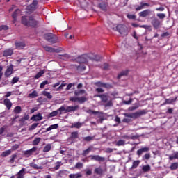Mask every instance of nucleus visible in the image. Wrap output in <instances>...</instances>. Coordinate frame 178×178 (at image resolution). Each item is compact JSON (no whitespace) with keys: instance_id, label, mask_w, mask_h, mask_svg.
Returning <instances> with one entry per match:
<instances>
[{"instance_id":"1","label":"nucleus","mask_w":178,"mask_h":178,"mask_svg":"<svg viewBox=\"0 0 178 178\" xmlns=\"http://www.w3.org/2000/svg\"><path fill=\"white\" fill-rule=\"evenodd\" d=\"M79 63H88V60L92 62H99L101 60V56L95 55L94 54H89L88 55H83L78 58Z\"/></svg>"},{"instance_id":"2","label":"nucleus","mask_w":178,"mask_h":178,"mask_svg":"<svg viewBox=\"0 0 178 178\" xmlns=\"http://www.w3.org/2000/svg\"><path fill=\"white\" fill-rule=\"evenodd\" d=\"M21 23L27 27L35 28L37 26H38V21L35 20L33 16H22Z\"/></svg>"},{"instance_id":"3","label":"nucleus","mask_w":178,"mask_h":178,"mask_svg":"<svg viewBox=\"0 0 178 178\" xmlns=\"http://www.w3.org/2000/svg\"><path fill=\"white\" fill-rule=\"evenodd\" d=\"M145 113L144 112H136L134 113H124L126 118L123 119L122 122L124 123H129V122H131L133 119H137L138 116H141V115H145Z\"/></svg>"},{"instance_id":"4","label":"nucleus","mask_w":178,"mask_h":178,"mask_svg":"<svg viewBox=\"0 0 178 178\" xmlns=\"http://www.w3.org/2000/svg\"><path fill=\"white\" fill-rule=\"evenodd\" d=\"M44 38L46 41L50 42V44H56L59 41L58 36L54 33H46L44 35Z\"/></svg>"},{"instance_id":"5","label":"nucleus","mask_w":178,"mask_h":178,"mask_svg":"<svg viewBox=\"0 0 178 178\" xmlns=\"http://www.w3.org/2000/svg\"><path fill=\"white\" fill-rule=\"evenodd\" d=\"M115 30L123 37H126L129 34V29L124 24H120L117 25Z\"/></svg>"},{"instance_id":"6","label":"nucleus","mask_w":178,"mask_h":178,"mask_svg":"<svg viewBox=\"0 0 178 178\" xmlns=\"http://www.w3.org/2000/svg\"><path fill=\"white\" fill-rule=\"evenodd\" d=\"M37 5H38V1L33 0L32 3L26 7V9L30 13H33V12L37 9Z\"/></svg>"},{"instance_id":"7","label":"nucleus","mask_w":178,"mask_h":178,"mask_svg":"<svg viewBox=\"0 0 178 178\" xmlns=\"http://www.w3.org/2000/svg\"><path fill=\"white\" fill-rule=\"evenodd\" d=\"M88 158L90 159V161H97V162H104L105 158L99 155H90Z\"/></svg>"},{"instance_id":"8","label":"nucleus","mask_w":178,"mask_h":178,"mask_svg":"<svg viewBox=\"0 0 178 178\" xmlns=\"http://www.w3.org/2000/svg\"><path fill=\"white\" fill-rule=\"evenodd\" d=\"M151 24L153 26L154 29H155L156 30L161 27V21H159L156 17H154L152 20Z\"/></svg>"},{"instance_id":"9","label":"nucleus","mask_w":178,"mask_h":178,"mask_svg":"<svg viewBox=\"0 0 178 178\" xmlns=\"http://www.w3.org/2000/svg\"><path fill=\"white\" fill-rule=\"evenodd\" d=\"M12 74H13V65H11L7 67L4 73V76L5 77H9Z\"/></svg>"},{"instance_id":"10","label":"nucleus","mask_w":178,"mask_h":178,"mask_svg":"<svg viewBox=\"0 0 178 178\" xmlns=\"http://www.w3.org/2000/svg\"><path fill=\"white\" fill-rule=\"evenodd\" d=\"M149 15H151V10L148 9L144 10L138 13L139 17H147V16H149Z\"/></svg>"},{"instance_id":"11","label":"nucleus","mask_w":178,"mask_h":178,"mask_svg":"<svg viewBox=\"0 0 178 178\" xmlns=\"http://www.w3.org/2000/svg\"><path fill=\"white\" fill-rule=\"evenodd\" d=\"M13 55V49H6L3 52V56L8 57L12 56Z\"/></svg>"},{"instance_id":"12","label":"nucleus","mask_w":178,"mask_h":178,"mask_svg":"<svg viewBox=\"0 0 178 178\" xmlns=\"http://www.w3.org/2000/svg\"><path fill=\"white\" fill-rule=\"evenodd\" d=\"M3 104L6 106L7 109L10 111V108H12V102H10V99L8 98L5 99L3 100Z\"/></svg>"},{"instance_id":"13","label":"nucleus","mask_w":178,"mask_h":178,"mask_svg":"<svg viewBox=\"0 0 178 178\" xmlns=\"http://www.w3.org/2000/svg\"><path fill=\"white\" fill-rule=\"evenodd\" d=\"M36 148L33 147L29 150H26L24 152V155L26 158H29V156H31V155H33V152H35L36 151Z\"/></svg>"},{"instance_id":"14","label":"nucleus","mask_w":178,"mask_h":178,"mask_svg":"<svg viewBox=\"0 0 178 178\" xmlns=\"http://www.w3.org/2000/svg\"><path fill=\"white\" fill-rule=\"evenodd\" d=\"M148 151H149V147L141 148L137 151V155H138V156H141L144 152H148Z\"/></svg>"},{"instance_id":"15","label":"nucleus","mask_w":178,"mask_h":178,"mask_svg":"<svg viewBox=\"0 0 178 178\" xmlns=\"http://www.w3.org/2000/svg\"><path fill=\"white\" fill-rule=\"evenodd\" d=\"M79 109V106H70L67 107L65 112H75Z\"/></svg>"},{"instance_id":"16","label":"nucleus","mask_w":178,"mask_h":178,"mask_svg":"<svg viewBox=\"0 0 178 178\" xmlns=\"http://www.w3.org/2000/svg\"><path fill=\"white\" fill-rule=\"evenodd\" d=\"M97 97H99V98H101L102 102H108V98H109V96H108V94L97 95Z\"/></svg>"},{"instance_id":"17","label":"nucleus","mask_w":178,"mask_h":178,"mask_svg":"<svg viewBox=\"0 0 178 178\" xmlns=\"http://www.w3.org/2000/svg\"><path fill=\"white\" fill-rule=\"evenodd\" d=\"M15 44L17 49H23V48L26 47V44L23 42H17L15 43Z\"/></svg>"},{"instance_id":"18","label":"nucleus","mask_w":178,"mask_h":178,"mask_svg":"<svg viewBox=\"0 0 178 178\" xmlns=\"http://www.w3.org/2000/svg\"><path fill=\"white\" fill-rule=\"evenodd\" d=\"M144 6H147V8H149V3L141 2L140 6L136 8V12H138V10H141L142 9H144Z\"/></svg>"},{"instance_id":"19","label":"nucleus","mask_w":178,"mask_h":178,"mask_svg":"<svg viewBox=\"0 0 178 178\" xmlns=\"http://www.w3.org/2000/svg\"><path fill=\"white\" fill-rule=\"evenodd\" d=\"M144 6H147V8H149V3L141 2L140 6L136 8V12H138V10H141L142 9H144Z\"/></svg>"},{"instance_id":"20","label":"nucleus","mask_w":178,"mask_h":178,"mask_svg":"<svg viewBox=\"0 0 178 178\" xmlns=\"http://www.w3.org/2000/svg\"><path fill=\"white\" fill-rule=\"evenodd\" d=\"M44 49L46 50L47 52H51L54 54V52H56V49L52 48L51 47L49 46H44L43 47Z\"/></svg>"},{"instance_id":"21","label":"nucleus","mask_w":178,"mask_h":178,"mask_svg":"<svg viewBox=\"0 0 178 178\" xmlns=\"http://www.w3.org/2000/svg\"><path fill=\"white\" fill-rule=\"evenodd\" d=\"M24 175H26V168H23L18 173L17 178H23L24 177Z\"/></svg>"},{"instance_id":"22","label":"nucleus","mask_w":178,"mask_h":178,"mask_svg":"<svg viewBox=\"0 0 178 178\" xmlns=\"http://www.w3.org/2000/svg\"><path fill=\"white\" fill-rule=\"evenodd\" d=\"M81 126H83V123L81 122H74L72 123L71 125V129H80V127H81Z\"/></svg>"},{"instance_id":"23","label":"nucleus","mask_w":178,"mask_h":178,"mask_svg":"<svg viewBox=\"0 0 178 178\" xmlns=\"http://www.w3.org/2000/svg\"><path fill=\"white\" fill-rule=\"evenodd\" d=\"M94 173H95V175H102L104 173V170H102V168H101V167L96 168L94 170Z\"/></svg>"},{"instance_id":"24","label":"nucleus","mask_w":178,"mask_h":178,"mask_svg":"<svg viewBox=\"0 0 178 178\" xmlns=\"http://www.w3.org/2000/svg\"><path fill=\"white\" fill-rule=\"evenodd\" d=\"M37 97H38L37 90H33L31 93L28 95V98H37Z\"/></svg>"},{"instance_id":"25","label":"nucleus","mask_w":178,"mask_h":178,"mask_svg":"<svg viewBox=\"0 0 178 178\" xmlns=\"http://www.w3.org/2000/svg\"><path fill=\"white\" fill-rule=\"evenodd\" d=\"M169 160L173 161L174 159H178V152H174L172 155H169Z\"/></svg>"},{"instance_id":"26","label":"nucleus","mask_w":178,"mask_h":178,"mask_svg":"<svg viewBox=\"0 0 178 178\" xmlns=\"http://www.w3.org/2000/svg\"><path fill=\"white\" fill-rule=\"evenodd\" d=\"M45 74V70H42L36 74L34 79H35V80H38V79H40V77H41L42 74Z\"/></svg>"},{"instance_id":"27","label":"nucleus","mask_w":178,"mask_h":178,"mask_svg":"<svg viewBox=\"0 0 178 178\" xmlns=\"http://www.w3.org/2000/svg\"><path fill=\"white\" fill-rule=\"evenodd\" d=\"M20 13H21L20 9H16L12 15L13 19H17V16H19Z\"/></svg>"},{"instance_id":"28","label":"nucleus","mask_w":178,"mask_h":178,"mask_svg":"<svg viewBox=\"0 0 178 178\" xmlns=\"http://www.w3.org/2000/svg\"><path fill=\"white\" fill-rule=\"evenodd\" d=\"M92 151V147H90L87 149L83 150L82 155L83 156H87Z\"/></svg>"},{"instance_id":"29","label":"nucleus","mask_w":178,"mask_h":178,"mask_svg":"<svg viewBox=\"0 0 178 178\" xmlns=\"http://www.w3.org/2000/svg\"><path fill=\"white\" fill-rule=\"evenodd\" d=\"M83 177V175H81V173L79 172L76 174H70L69 175V178H82Z\"/></svg>"},{"instance_id":"30","label":"nucleus","mask_w":178,"mask_h":178,"mask_svg":"<svg viewBox=\"0 0 178 178\" xmlns=\"http://www.w3.org/2000/svg\"><path fill=\"white\" fill-rule=\"evenodd\" d=\"M32 120H35V122H38V120H42V117L41 116V114L39 113L36 115H33L31 118Z\"/></svg>"},{"instance_id":"31","label":"nucleus","mask_w":178,"mask_h":178,"mask_svg":"<svg viewBox=\"0 0 178 178\" xmlns=\"http://www.w3.org/2000/svg\"><path fill=\"white\" fill-rule=\"evenodd\" d=\"M99 87H104V88H109L111 87V84L102 82L97 83Z\"/></svg>"},{"instance_id":"32","label":"nucleus","mask_w":178,"mask_h":178,"mask_svg":"<svg viewBox=\"0 0 178 178\" xmlns=\"http://www.w3.org/2000/svg\"><path fill=\"white\" fill-rule=\"evenodd\" d=\"M177 100V97L165 99V104H173L174 102H176Z\"/></svg>"},{"instance_id":"33","label":"nucleus","mask_w":178,"mask_h":178,"mask_svg":"<svg viewBox=\"0 0 178 178\" xmlns=\"http://www.w3.org/2000/svg\"><path fill=\"white\" fill-rule=\"evenodd\" d=\"M42 94L44 95V97H47L48 99H52V95H51L50 92L44 90L42 91Z\"/></svg>"},{"instance_id":"34","label":"nucleus","mask_w":178,"mask_h":178,"mask_svg":"<svg viewBox=\"0 0 178 178\" xmlns=\"http://www.w3.org/2000/svg\"><path fill=\"white\" fill-rule=\"evenodd\" d=\"M170 170H177V169H178V163L175 162V163H171L170 166Z\"/></svg>"},{"instance_id":"35","label":"nucleus","mask_w":178,"mask_h":178,"mask_svg":"<svg viewBox=\"0 0 178 178\" xmlns=\"http://www.w3.org/2000/svg\"><path fill=\"white\" fill-rule=\"evenodd\" d=\"M139 106H140V104L138 103H136L132 106L129 108V111L132 112L133 111H136V109H138Z\"/></svg>"},{"instance_id":"36","label":"nucleus","mask_w":178,"mask_h":178,"mask_svg":"<svg viewBox=\"0 0 178 178\" xmlns=\"http://www.w3.org/2000/svg\"><path fill=\"white\" fill-rule=\"evenodd\" d=\"M59 127V125L58 124L51 125L49 128L46 129V131H51V130H54L55 129H58Z\"/></svg>"},{"instance_id":"37","label":"nucleus","mask_w":178,"mask_h":178,"mask_svg":"<svg viewBox=\"0 0 178 178\" xmlns=\"http://www.w3.org/2000/svg\"><path fill=\"white\" fill-rule=\"evenodd\" d=\"M142 170L145 173L147 172H149V170H151V166L149 165H143L142 168Z\"/></svg>"},{"instance_id":"38","label":"nucleus","mask_w":178,"mask_h":178,"mask_svg":"<svg viewBox=\"0 0 178 178\" xmlns=\"http://www.w3.org/2000/svg\"><path fill=\"white\" fill-rule=\"evenodd\" d=\"M82 94H86V90H80L74 91V95H76V97H79V95H82Z\"/></svg>"},{"instance_id":"39","label":"nucleus","mask_w":178,"mask_h":178,"mask_svg":"<svg viewBox=\"0 0 178 178\" xmlns=\"http://www.w3.org/2000/svg\"><path fill=\"white\" fill-rule=\"evenodd\" d=\"M10 154H12V150H6L5 152L1 153V156L5 158V156H8V155H10Z\"/></svg>"},{"instance_id":"40","label":"nucleus","mask_w":178,"mask_h":178,"mask_svg":"<svg viewBox=\"0 0 178 178\" xmlns=\"http://www.w3.org/2000/svg\"><path fill=\"white\" fill-rule=\"evenodd\" d=\"M138 165H140V160L134 161L133 162L131 169H136L138 166Z\"/></svg>"},{"instance_id":"41","label":"nucleus","mask_w":178,"mask_h":178,"mask_svg":"<svg viewBox=\"0 0 178 178\" xmlns=\"http://www.w3.org/2000/svg\"><path fill=\"white\" fill-rule=\"evenodd\" d=\"M86 101H87V97H78V102L79 104H84V102H86Z\"/></svg>"},{"instance_id":"42","label":"nucleus","mask_w":178,"mask_h":178,"mask_svg":"<svg viewBox=\"0 0 178 178\" xmlns=\"http://www.w3.org/2000/svg\"><path fill=\"white\" fill-rule=\"evenodd\" d=\"M31 168H33V169H44L42 166H38V165L32 163L30 164Z\"/></svg>"},{"instance_id":"43","label":"nucleus","mask_w":178,"mask_h":178,"mask_svg":"<svg viewBox=\"0 0 178 178\" xmlns=\"http://www.w3.org/2000/svg\"><path fill=\"white\" fill-rule=\"evenodd\" d=\"M51 151V144H47L43 149V152H49Z\"/></svg>"},{"instance_id":"44","label":"nucleus","mask_w":178,"mask_h":178,"mask_svg":"<svg viewBox=\"0 0 178 178\" xmlns=\"http://www.w3.org/2000/svg\"><path fill=\"white\" fill-rule=\"evenodd\" d=\"M127 74H129V71H123L118 76V79H121L122 76H127Z\"/></svg>"},{"instance_id":"45","label":"nucleus","mask_w":178,"mask_h":178,"mask_svg":"<svg viewBox=\"0 0 178 178\" xmlns=\"http://www.w3.org/2000/svg\"><path fill=\"white\" fill-rule=\"evenodd\" d=\"M40 141H41V138H36L33 141V145H38V144H40Z\"/></svg>"},{"instance_id":"46","label":"nucleus","mask_w":178,"mask_h":178,"mask_svg":"<svg viewBox=\"0 0 178 178\" xmlns=\"http://www.w3.org/2000/svg\"><path fill=\"white\" fill-rule=\"evenodd\" d=\"M157 17L160 20H163L166 17V15L165 13H157Z\"/></svg>"},{"instance_id":"47","label":"nucleus","mask_w":178,"mask_h":178,"mask_svg":"<svg viewBox=\"0 0 178 178\" xmlns=\"http://www.w3.org/2000/svg\"><path fill=\"white\" fill-rule=\"evenodd\" d=\"M126 144V142L123 140H120L116 143L117 147H120L122 145H124Z\"/></svg>"},{"instance_id":"48","label":"nucleus","mask_w":178,"mask_h":178,"mask_svg":"<svg viewBox=\"0 0 178 178\" xmlns=\"http://www.w3.org/2000/svg\"><path fill=\"white\" fill-rule=\"evenodd\" d=\"M99 6L100 9H102V10H106V3H100L99 4Z\"/></svg>"},{"instance_id":"49","label":"nucleus","mask_w":178,"mask_h":178,"mask_svg":"<svg viewBox=\"0 0 178 178\" xmlns=\"http://www.w3.org/2000/svg\"><path fill=\"white\" fill-rule=\"evenodd\" d=\"M72 138H79V132L74 131L71 134Z\"/></svg>"},{"instance_id":"50","label":"nucleus","mask_w":178,"mask_h":178,"mask_svg":"<svg viewBox=\"0 0 178 178\" xmlns=\"http://www.w3.org/2000/svg\"><path fill=\"white\" fill-rule=\"evenodd\" d=\"M16 158H17V155L13 154L11 156V159L9 161L10 163H15V159H16Z\"/></svg>"},{"instance_id":"51","label":"nucleus","mask_w":178,"mask_h":178,"mask_svg":"<svg viewBox=\"0 0 178 178\" xmlns=\"http://www.w3.org/2000/svg\"><path fill=\"white\" fill-rule=\"evenodd\" d=\"M18 82H19V77L15 76L13 78L11 81V84H16V83H18Z\"/></svg>"},{"instance_id":"52","label":"nucleus","mask_w":178,"mask_h":178,"mask_svg":"<svg viewBox=\"0 0 178 178\" xmlns=\"http://www.w3.org/2000/svg\"><path fill=\"white\" fill-rule=\"evenodd\" d=\"M47 84H49V83L47 80L43 81V82H42L40 83V88H44V87H45V86H47Z\"/></svg>"},{"instance_id":"53","label":"nucleus","mask_w":178,"mask_h":178,"mask_svg":"<svg viewBox=\"0 0 178 178\" xmlns=\"http://www.w3.org/2000/svg\"><path fill=\"white\" fill-rule=\"evenodd\" d=\"M127 17L129 19V20H136V15L128 14Z\"/></svg>"},{"instance_id":"54","label":"nucleus","mask_w":178,"mask_h":178,"mask_svg":"<svg viewBox=\"0 0 178 178\" xmlns=\"http://www.w3.org/2000/svg\"><path fill=\"white\" fill-rule=\"evenodd\" d=\"M2 30H9V26H8L7 25H1L0 26V31H2Z\"/></svg>"},{"instance_id":"55","label":"nucleus","mask_w":178,"mask_h":178,"mask_svg":"<svg viewBox=\"0 0 178 178\" xmlns=\"http://www.w3.org/2000/svg\"><path fill=\"white\" fill-rule=\"evenodd\" d=\"M102 67L103 70H108V69H109V64L105 63L104 64H103Z\"/></svg>"},{"instance_id":"56","label":"nucleus","mask_w":178,"mask_h":178,"mask_svg":"<svg viewBox=\"0 0 178 178\" xmlns=\"http://www.w3.org/2000/svg\"><path fill=\"white\" fill-rule=\"evenodd\" d=\"M125 138H130L131 140H137V138H138V135H134V136L125 137Z\"/></svg>"},{"instance_id":"57","label":"nucleus","mask_w":178,"mask_h":178,"mask_svg":"<svg viewBox=\"0 0 178 178\" xmlns=\"http://www.w3.org/2000/svg\"><path fill=\"white\" fill-rule=\"evenodd\" d=\"M83 163H77L75 165L76 169H81L83 168Z\"/></svg>"},{"instance_id":"58","label":"nucleus","mask_w":178,"mask_h":178,"mask_svg":"<svg viewBox=\"0 0 178 178\" xmlns=\"http://www.w3.org/2000/svg\"><path fill=\"white\" fill-rule=\"evenodd\" d=\"M122 102L125 105H130V104H131V102H133V99H129V100H128V101L124 100Z\"/></svg>"},{"instance_id":"59","label":"nucleus","mask_w":178,"mask_h":178,"mask_svg":"<svg viewBox=\"0 0 178 178\" xmlns=\"http://www.w3.org/2000/svg\"><path fill=\"white\" fill-rule=\"evenodd\" d=\"M14 112H22V107L20 106H17L14 109Z\"/></svg>"},{"instance_id":"60","label":"nucleus","mask_w":178,"mask_h":178,"mask_svg":"<svg viewBox=\"0 0 178 178\" xmlns=\"http://www.w3.org/2000/svg\"><path fill=\"white\" fill-rule=\"evenodd\" d=\"M37 126H38V123H34L33 124L31 127L29 128L30 130H34V129L37 128Z\"/></svg>"},{"instance_id":"61","label":"nucleus","mask_w":178,"mask_h":178,"mask_svg":"<svg viewBox=\"0 0 178 178\" xmlns=\"http://www.w3.org/2000/svg\"><path fill=\"white\" fill-rule=\"evenodd\" d=\"M113 105V103H112V100H110L105 104V108H108V106H112Z\"/></svg>"},{"instance_id":"62","label":"nucleus","mask_w":178,"mask_h":178,"mask_svg":"<svg viewBox=\"0 0 178 178\" xmlns=\"http://www.w3.org/2000/svg\"><path fill=\"white\" fill-rule=\"evenodd\" d=\"M78 100L79 97H74L70 98V101H72V102H78Z\"/></svg>"},{"instance_id":"63","label":"nucleus","mask_w":178,"mask_h":178,"mask_svg":"<svg viewBox=\"0 0 178 178\" xmlns=\"http://www.w3.org/2000/svg\"><path fill=\"white\" fill-rule=\"evenodd\" d=\"M85 141H91V140H94V137L88 136L84 138Z\"/></svg>"},{"instance_id":"64","label":"nucleus","mask_w":178,"mask_h":178,"mask_svg":"<svg viewBox=\"0 0 178 178\" xmlns=\"http://www.w3.org/2000/svg\"><path fill=\"white\" fill-rule=\"evenodd\" d=\"M96 92H98L99 94H102V92H104V89L101 88H96Z\"/></svg>"}]
</instances>
